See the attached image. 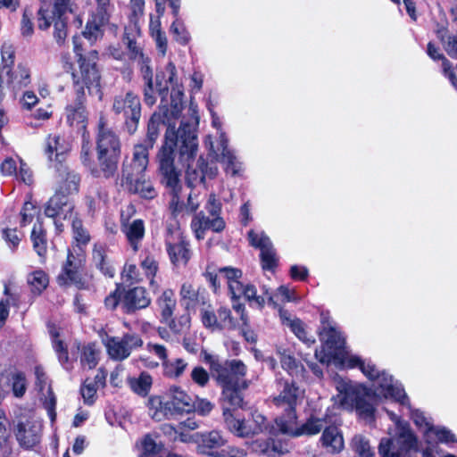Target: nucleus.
Segmentation results:
<instances>
[{
  "label": "nucleus",
  "instance_id": "f257e3e1",
  "mask_svg": "<svg viewBox=\"0 0 457 457\" xmlns=\"http://www.w3.org/2000/svg\"><path fill=\"white\" fill-rule=\"evenodd\" d=\"M320 339L322 343L320 350L315 351L316 359L322 364H328L332 360H340L347 368H359L370 380L375 381L376 392L385 398H390L400 404H409V398L398 381L385 371L379 372L370 361L362 360L358 355L345 353V339L331 324L329 317L321 313Z\"/></svg>",
  "mask_w": 457,
  "mask_h": 457
},
{
  "label": "nucleus",
  "instance_id": "f03ea898",
  "mask_svg": "<svg viewBox=\"0 0 457 457\" xmlns=\"http://www.w3.org/2000/svg\"><path fill=\"white\" fill-rule=\"evenodd\" d=\"M198 150L195 129L183 123L177 131L169 127L165 132L164 144L158 152L161 181L170 191L182 189L181 170L175 166L176 151L181 163L194 161Z\"/></svg>",
  "mask_w": 457,
  "mask_h": 457
},
{
  "label": "nucleus",
  "instance_id": "7ed1b4c3",
  "mask_svg": "<svg viewBox=\"0 0 457 457\" xmlns=\"http://www.w3.org/2000/svg\"><path fill=\"white\" fill-rule=\"evenodd\" d=\"M167 76L164 83L159 74L156 75L155 87L156 91L162 96L159 112H154L147 124L146 138L143 145L153 148L160 132L161 125L169 120V113L172 118H178L183 109V91L177 82L176 67L172 62H169L165 67L163 77Z\"/></svg>",
  "mask_w": 457,
  "mask_h": 457
},
{
  "label": "nucleus",
  "instance_id": "20e7f679",
  "mask_svg": "<svg viewBox=\"0 0 457 457\" xmlns=\"http://www.w3.org/2000/svg\"><path fill=\"white\" fill-rule=\"evenodd\" d=\"M278 395L272 397L273 405L281 411L275 422L282 433H292L296 423V406L302 402L304 392L291 380L278 376L276 378Z\"/></svg>",
  "mask_w": 457,
  "mask_h": 457
},
{
  "label": "nucleus",
  "instance_id": "39448f33",
  "mask_svg": "<svg viewBox=\"0 0 457 457\" xmlns=\"http://www.w3.org/2000/svg\"><path fill=\"white\" fill-rule=\"evenodd\" d=\"M341 405L345 409H355L358 415L371 422L374 420V395L370 390L351 380L340 379L337 383Z\"/></svg>",
  "mask_w": 457,
  "mask_h": 457
},
{
  "label": "nucleus",
  "instance_id": "423d86ee",
  "mask_svg": "<svg viewBox=\"0 0 457 457\" xmlns=\"http://www.w3.org/2000/svg\"><path fill=\"white\" fill-rule=\"evenodd\" d=\"M204 360L209 364L212 376L220 386L241 385L247 388L249 381L244 378L247 369L240 360H227L220 361L218 356L204 352Z\"/></svg>",
  "mask_w": 457,
  "mask_h": 457
},
{
  "label": "nucleus",
  "instance_id": "0eeeda50",
  "mask_svg": "<svg viewBox=\"0 0 457 457\" xmlns=\"http://www.w3.org/2000/svg\"><path fill=\"white\" fill-rule=\"evenodd\" d=\"M75 52L79 56V71L72 72L73 87L76 93L85 94V87L90 94L100 93V74L96 68L97 52L91 51L87 56L78 53L75 45Z\"/></svg>",
  "mask_w": 457,
  "mask_h": 457
},
{
  "label": "nucleus",
  "instance_id": "6e6552de",
  "mask_svg": "<svg viewBox=\"0 0 457 457\" xmlns=\"http://www.w3.org/2000/svg\"><path fill=\"white\" fill-rule=\"evenodd\" d=\"M204 208L209 216L201 211L194 215L190 224L191 229L198 240L204 239L206 230L218 233L225 228V221L220 216L221 204L215 194L209 195Z\"/></svg>",
  "mask_w": 457,
  "mask_h": 457
},
{
  "label": "nucleus",
  "instance_id": "1a4fd4ad",
  "mask_svg": "<svg viewBox=\"0 0 457 457\" xmlns=\"http://www.w3.org/2000/svg\"><path fill=\"white\" fill-rule=\"evenodd\" d=\"M112 111L124 120V128L130 135L134 134L141 118L139 96L132 91L120 94L113 98Z\"/></svg>",
  "mask_w": 457,
  "mask_h": 457
},
{
  "label": "nucleus",
  "instance_id": "9d476101",
  "mask_svg": "<svg viewBox=\"0 0 457 457\" xmlns=\"http://www.w3.org/2000/svg\"><path fill=\"white\" fill-rule=\"evenodd\" d=\"M103 343L109 358L115 361L128 359L143 345L141 337L136 333H125L121 337L107 336Z\"/></svg>",
  "mask_w": 457,
  "mask_h": 457
},
{
  "label": "nucleus",
  "instance_id": "9b49d317",
  "mask_svg": "<svg viewBox=\"0 0 457 457\" xmlns=\"http://www.w3.org/2000/svg\"><path fill=\"white\" fill-rule=\"evenodd\" d=\"M402 405L408 408L413 422L423 432L428 443L441 442L448 444L455 441L454 435L450 430L434 426L422 411L411 410L410 403Z\"/></svg>",
  "mask_w": 457,
  "mask_h": 457
},
{
  "label": "nucleus",
  "instance_id": "f8f14e48",
  "mask_svg": "<svg viewBox=\"0 0 457 457\" xmlns=\"http://www.w3.org/2000/svg\"><path fill=\"white\" fill-rule=\"evenodd\" d=\"M211 151L215 159L222 163L225 171L231 176H240L242 171V163L228 146V139L223 132H220L219 140L214 146L211 144Z\"/></svg>",
  "mask_w": 457,
  "mask_h": 457
},
{
  "label": "nucleus",
  "instance_id": "ddd939ff",
  "mask_svg": "<svg viewBox=\"0 0 457 457\" xmlns=\"http://www.w3.org/2000/svg\"><path fill=\"white\" fill-rule=\"evenodd\" d=\"M166 249L175 265L187 264L191 257L189 243L179 230L169 232L165 239Z\"/></svg>",
  "mask_w": 457,
  "mask_h": 457
},
{
  "label": "nucleus",
  "instance_id": "4468645a",
  "mask_svg": "<svg viewBox=\"0 0 457 457\" xmlns=\"http://www.w3.org/2000/svg\"><path fill=\"white\" fill-rule=\"evenodd\" d=\"M121 144L118 135L105 126L103 118L99 120L96 137V154L120 157Z\"/></svg>",
  "mask_w": 457,
  "mask_h": 457
},
{
  "label": "nucleus",
  "instance_id": "2eb2a0df",
  "mask_svg": "<svg viewBox=\"0 0 457 457\" xmlns=\"http://www.w3.org/2000/svg\"><path fill=\"white\" fill-rule=\"evenodd\" d=\"M179 302L187 312H195L209 302V295L204 288L186 281L180 287Z\"/></svg>",
  "mask_w": 457,
  "mask_h": 457
},
{
  "label": "nucleus",
  "instance_id": "dca6fc26",
  "mask_svg": "<svg viewBox=\"0 0 457 457\" xmlns=\"http://www.w3.org/2000/svg\"><path fill=\"white\" fill-rule=\"evenodd\" d=\"M150 147L137 144L134 146L130 163L123 164L121 179H131L135 176L145 174L149 163Z\"/></svg>",
  "mask_w": 457,
  "mask_h": 457
},
{
  "label": "nucleus",
  "instance_id": "f3484780",
  "mask_svg": "<svg viewBox=\"0 0 457 457\" xmlns=\"http://www.w3.org/2000/svg\"><path fill=\"white\" fill-rule=\"evenodd\" d=\"M248 237L253 246L261 250L262 265L264 270H272L277 265L276 252L270 239L264 232L250 230Z\"/></svg>",
  "mask_w": 457,
  "mask_h": 457
},
{
  "label": "nucleus",
  "instance_id": "a211bd4d",
  "mask_svg": "<svg viewBox=\"0 0 457 457\" xmlns=\"http://www.w3.org/2000/svg\"><path fill=\"white\" fill-rule=\"evenodd\" d=\"M74 12V4L71 0H55L51 11L41 7L37 12V22L40 29H47L52 18L66 17L67 12Z\"/></svg>",
  "mask_w": 457,
  "mask_h": 457
},
{
  "label": "nucleus",
  "instance_id": "6ab92c4d",
  "mask_svg": "<svg viewBox=\"0 0 457 457\" xmlns=\"http://www.w3.org/2000/svg\"><path fill=\"white\" fill-rule=\"evenodd\" d=\"M151 303L145 289L136 287L125 292L121 300V307L125 313H133L137 310L146 308Z\"/></svg>",
  "mask_w": 457,
  "mask_h": 457
},
{
  "label": "nucleus",
  "instance_id": "aec40b11",
  "mask_svg": "<svg viewBox=\"0 0 457 457\" xmlns=\"http://www.w3.org/2000/svg\"><path fill=\"white\" fill-rule=\"evenodd\" d=\"M57 282L60 286L74 285L79 288L83 287L79 263L76 262L75 256L70 251L62 272L57 277Z\"/></svg>",
  "mask_w": 457,
  "mask_h": 457
},
{
  "label": "nucleus",
  "instance_id": "412c9836",
  "mask_svg": "<svg viewBox=\"0 0 457 457\" xmlns=\"http://www.w3.org/2000/svg\"><path fill=\"white\" fill-rule=\"evenodd\" d=\"M68 195H69L62 194L60 190H58L48 201L45 210L46 215L51 218L62 217L66 219L68 213L71 214L73 204Z\"/></svg>",
  "mask_w": 457,
  "mask_h": 457
},
{
  "label": "nucleus",
  "instance_id": "4be33fe9",
  "mask_svg": "<svg viewBox=\"0 0 457 457\" xmlns=\"http://www.w3.org/2000/svg\"><path fill=\"white\" fill-rule=\"evenodd\" d=\"M97 154V164L91 167L90 174L95 178H113L118 170V164L120 157Z\"/></svg>",
  "mask_w": 457,
  "mask_h": 457
},
{
  "label": "nucleus",
  "instance_id": "5701e85b",
  "mask_svg": "<svg viewBox=\"0 0 457 457\" xmlns=\"http://www.w3.org/2000/svg\"><path fill=\"white\" fill-rule=\"evenodd\" d=\"M92 262L94 266L106 277L113 278L115 275V268L112 259L108 255V247L100 243H96L93 246Z\"/></svg>",
  "mask_w": 457,
  "mask_h": 457
},
{
  "label": "nucleus",
  "instance_id": "b1692460",
  "mask_svg": "<svg viewBox=\"0 0 457 457\" xmlns=\"http://www.w3.org/2000/svg\"><path fill=\"white\" fill-rule=\"evenodd\" d=\"M39 424L29 420L19 422L17 425L16 438L21 446L31 448L39 442Z\"/></svg>",
  "mask_w": 457,
  "mask_h": 457
},
{
  "label": "nucleus",
  "instance_id": "393cba45",
  "mask_svg": "<svg viewBox=\"0 0 457 457\" xmlns=\"http://www.w3.org/2000/svg\"><path fill=\"white\" fill-rule=\"evenodd\" d=\"M170 400L166 405L169 410L177 413L189 412L195 408V403L192 398L179 387L173 386L170 389Z\"/></svg>",
  "mask_w": 457,
  "mask_h": 457
},
{
  "label": "nucleus",
  "instance_id": "a878e982",
  "mask_svg": "<svg viewBox=\"0 0 457 457\" xmlns=\"http://www.w3.org/2000/svg\"><path fill=\"white\" fill-rule=\"evenodd\" d=\"M69 151V144L60 136L50 135L46 138L45 153L50 161L54 160L61 164Z\"/></svg>",
  "mask_w": 457,
  "mask_h": 457
},
{
  "label": "nucleus",
  "instance_id": "bb28decb",
  "mask_svg": "<svg viewBox=\"0 0 457 457\" xmlns=\"http://www.w3.org/2000/svg\"><path fill=\"white\" fill-rule=\"evenodd\" d=\"M395 443L398 446V450L394 452V453L389 455V457L406 456L417 446L416 437L411 433L409 426H402L400 429H397Z\"/></svg>",
  "mask_w": 457,
  "mask_h": 457
},
{
  "label": "nucleus",
  "instance_id": "cd10ccee",
  "mask_svg": "<svg viewBox=\"0 0 457 457\" xmlns=\"http://www.w3.org/2000/svg\"><path fill=\"white\" fill-rule=\"evenodd\" d=\"M122 232L134 252L139 250L141 242L145 237V224L140 219L134 220L122 225Z\"/></svg>",
  "mask_w": 457,
  "mask_h": 457
},
{
  "label": "nucleus",
  "instance_id": "c85d7f7f",
  "mask_svg": "<svg viewBox=\"0 0 457 457\" xmlns=\"http://www.w3.org/2000/svg\"><path fill=\"white\" fill-rule=\"evenodd\" d=\"M121 182L126 185L129 191L144 198L152 199L156 195L152 183L145 179V174L135 176L131 179H121Z\"/></svg>",
  "mask_w": 457,
  "mask_h": 457
},
{
  "label": "nucleus",
  "instance_id": "c756f323",
  "mask_svg": "<svg viewBox=\"0 0 457 457\" xmlns=\"http://www.w3.org/2000/svg\"><path fill=\"white\" fill-rule=\"evenodd\" d=\"M5 73L8 76L7 87L13 91L20 90L30 83L29 68L23 63H19L12 71L8 69Z\"/></svg>",
  "mask_w": 457,
  "mask_h": 457
},
{
  "label": "nucleus",
  "instance_id": "7c9ffc66",
  "mask_svg": "<svg viewBox=\"0 0 457 457\" xmlns=\"http://www.w3.org/2000/svg\"><path fill=\"white\" fill-rule=\"evenodd\" d=\"M197 436L199 437V439H197L199 443L198 447L201 453L207 455L215 456L212 450L223 446L227 442L221 433L217 430H212Z\"/></svg>",
  "mask_w": 457,
  "mask_h": 457
},
{
  "label": "nucleus",
  "instance_id": "2f4dec72",
  "mask_svg": "<svg viewBox=\"0 0 457 457\" xmlns=\"http://www.w3.org/2000/svg\"><path fill=\"white\" fill-rule=\"evenodd\" d=\"M223 418L226 428L234 435L239 437L249 436L248 422L239 417L235 411L228 408L223 409Z\"/></svg>",
  "mask_w": 457,
  "mask_h": 457
},
{
  "label": "nucleus",
  "instance_id": "473e14b6",
  "mask_svg": "<svg viewBox=\"0 0 457 457\" xmlns=\"http://www.w3.org/2000/svg\"><path fill=\"white\" fill-rule=\"evenodd\" d=\"M321 442L322 445L332 453H339L344 448L343 436L336 426L325 428Z\"/></svg>",
  "mask_w": 457,
  "mask_h": 457
},
{
  "label": "nucleus",
  "instance_id": "72a5a7b5",
  "mask_svg": "<svg viewBox=\"0 0 457 457\" xmlns=\"http://www.w3.org/2000/svg\"><path fill=\"white\" fill-rule=\"evenodd\" d=\"M76 93V100L74 104H69L66 108L67 120L71 125L83 124L87 120V112L85 109V94Z\"/></svg>",
  "mask_w": 457,
  "mask_h": 457
},
{
  "label": "nucleus",
  "instance_id": "f704fd0d",
  "mask_svg": "<svg viewBox=\"0 0 457 457\" xmlns=\"http://www.w3.org/2000/svg\"><path fill=\"white\" fill-rule=\"evenodd\" d=\"M427 53L431 59L442 61V70L444 75L450 80L451 84L454 87H457V76L454 72L452 63L443 54L440 53L439 48L436 47L433 43L429 42L428 44Z\"/></svg>",
  "mask_w": 457,
  "mask_h": 457
},
{
  "label": "nucleus",
  "instance_id": "c9c22d12",
  "mask_svg": "<svg viewBox=\"0 0 457 457\" xmlns=\"http://www.w3.org/2000/svg\"><path fill=\"white\" fill-rule=\"evenodd\" d=\"M139 29L136 24H133L125 28L123 36V42L127 45L130 58L136 61L145 56L141 47L137 43V37L139 36Z\"/></svg>",
  "mask_w": 457,
  "mask_h": 457
},
{
  "label": "nucleus",
  "instance_id": "e433bc0d",
  "mask_svg": "<svg viewBox=\"0 0 457 457\" xmlns=\"http://www.w3.org/2000/svg\"><path fill=\"white\" fill-rule=\"evenodd\" d=\"M101 350L96 343H88L80 349L79 362L84 370L96 367L100 360Z\"/></svg>",
  "mask_w": 457,
  "mask_h": 457
},
{
  "label": "nucleus",
  "instance_id": "4c0bfd02",
  "mask_svg": "<svg viewBox=\"0 0 457 457\" xmlns=\"http://www.w3.org/2000/svg\"><path fill=\"white\" fill-rule=\"evenodd\" d=\"M220 274L225 278L232 299L237 300L238 292L241 291L242 282L239 279L242 277V271L238 269L225 267L220 270Z\"/></svg>",
  "mask_w": 457,
  "mask_h": 457
},
{
  "label": "nucleus",
  "instance_id": "58836bf2",
  "mask_svg": "<svg viewBox=\"0 0 457 457\" xmlns=\"http://www.w3.org/2000/svg\"><path fill=\"white\" fill-rule=\"evenodd\" d=\"M156 303L161 310L162 321H168L172 317L177 305L174 292L171 289L164 290L157 298Z\"/></svg>",
  "mask_w": 457,
  "mask_h": 457
},
{
  "label": "nucleus",
  "instance_id": "ea45409f",
  "mask_svg": "<svg viewBox=\"0 0 457 457\" xmlns=\"http://www.w3.org/2000/svg\"><path fill=\"white\" fill-rule=\"evenodd\" d=\"M222 398L226 403L234 409L244 407V397L242 391L246 388L241 387V385L221 386Z\"/></svg>",
  "mask_w": 457,
  "mask_h": 457
},
{
  "label": "nucleus",
  "instance_id": "a19ab883",
  "mask_svg": "<svg viewBox=\"0 0 457 457\" xmlns=\"http://www.w3.org/2000/svg\"><path fill=\"white\" fill-rule=\"evenodd\" d=\"M436 37L447 54L451 58L457 59V31L451 33L446 28L441 27L436 29Z\"/></svg>",
  "mask_w": 457,
  "mask_h": 457
},
{
  "label": "nucleus",
  "instance_id": "79ce46f5",
  "mask_svg": "<svg viewBox=\"0 0 457 457\" xmlns=\"http://www.w3.org/2000/svg\"><path fill=\"white\" fill-rule=\"evenodd\" d=\"M80 177L73 170L64 168L62 173V181L59 186L62 194L72 195L79 192Z\"/></svg>",
  "mask_w": 457,
  "mask_h": 457
},
{
  "label": "nucleus",
  "instance_id": "37998d69",
  "mask_svg": "<svg viewBox=\"0 0 457 457\" xmlns=\"http://www.w3.org/2000/svg\"><path fill=\"white\" fill-rule=\"evenodd\" d=\"M193 161L183 162L187 165L186 179L187 184L190 187H196L197 185L204 184L205 181L204 173L203 172V166L204 165V159L200 157L197 160L196 167L194 168L191 164Z\"/></svg>",
  "mask_w": 457,
  "mask_h": 457
},
{
  "label": "nucleus",
  "instance_id": "c03bdc74",
  "mask_svg": "<svg viewBox=\"0 0 457 457\" xmlns=\"http://www.w3.org/2000/svg\"><path fill=\"white\" fill-rule=\"evenodd\" d=\"M128 384L135 394L140 396H146L152 387L153 378L144 371L137 378H129Z\"/></svg>",
  "mask_w": 457,
  "mask_h": 457
},
{
  "label": "nucleus",
  "instance_id": "a18cd8bd",
  "mask_svg": "<svg viewBox=\"0 0 457 457\" xmlns=\"http://www.w3.org/2000/svg\"><path fill=\"white\" fill-rule=\"evenodd\" d=\"M30 237L33 243L34 250L37 252L38 256L42 258L44 261L47 252V248L46 232L40 222L34 224Z\"/></svg>",
  "mask_w": 457,
  "mask_h": 457
},
{
  "label": "nucleus",
  "instance_id": "49530a36",
  "mask_svg": "<svg viewBox=\"0 0 457 457\" xmlns=\"http://www.w3.org/2000/svg\"><path fill=\"white\" fill-rule=\"evenodd\" d=\"M27 282L35 295H40L48 286L49 278L42 270H37L28 274Z\"/></svg>",
  "mask_w": 457,
  "mask_h": 457
},
{
  "label": "nucleus",
  "instance_id": "de8ad7c7",
  "mask_svg": "<svg viewBox=\"0 0 457 457\" xmlns=\"http://www.w3.org/2000/svg\"><path fill=\"white\" fill-rule=\"evenodd\" d=\"M109 21H102L101 15L93 13L91 20L87 22L83 35L89 41H96L103 35V27Z\"/></svg>",
  "mask_w": 457,
  "mask_h": 457
},
{
  "label": "nucleus",
  "instance_id": "09e8293b",
  "mask_svg": "<svg viewBox=\"0 0 457 457\" xmlns=\"http://www.w3.org/2000/svg\"><path fill=\"white\" fill-rule=\"evenodd\" d=\"M163 375L170 378H178L186 370L187 362L182 358L167 360L162 362Z\"/></svg>",
  "mask_w": 457,
  "mask_h": 457
},
{
  "label": "nucleus",
  "instance_id": "8fccbe9b",
  "mask_svg": "<svg viewBox=\"0 0 457 457\" xmlns=\"http://www.w3.org/2000/svg\"><path fill=\"white\" fill-rule=\"evenodd\" d=\"M325 423L322 419L311 418L300 428H297L295 424L294 432L290 434L294 436L316 435L324 428Z\"/></svg>",
  "mask_w": 457,
  "mask_h": 457
},
{
  "label": "nucleus",
  "instance_id": "3c124183",
  "mask_svg": "<svg viewBox=\"0 0 457 457\" xmlns=\"http://www.w3.org/2000/svg\"><path fill=\"white\" fill-rule=\"evenodd\" d=\"M141 268L144 270L145 276L150 279V288L154 293L159 290L160 284L154 278L158 270L157 262L150 256H146L141 262Z\"/></svg>",
  "mask_w": 457,
  "mask_h": 457
},
{
  "label": "nucleus",
  "instance_id": "603ef678",
  "mask_svg": "<svg viewBox=\"0 0 457 457\" xmlns=\"http://www.w3.org/2000/svg\"><path fill=\"white\" fill-rule=\"evenodd\" d=\"M241 295H244L251 305L258 308H262L265 304V297L263 295H258L256 288L253 285H244L242 283L241 291L238 292V298Z\"/></svg>",
  "mask_w": 457,
  "mask_h": 457
},
{
  "label": "nucleus",
  "instance_id": "864d4df0",
  "mask_svg": "<svg viewBox=\"0 0 457 457\" xmlns=\"http://www.w3.org/2000/svg\"><path fill=\"white\" fill-rule=\"evenodd\" d=\"M351 446L360 457H373L369 440L362 435H356L353 437Z\"/></svg>",
  "mask_w": 457,
  "mask_h": 457
},
{
  "label": "nucleus",
  "instance_id": "5fc2aeb1",
  "mask_svg": "<svg viewBox=\"0 0 457 457\" xmlns=\"http://www.w3.org/2000/svg\"><path fill=\"white\" fill-rule=\"evenodd\" d=\"M107 195L105 193H102L100 188L96 186L89 188L88 193L86 196V203L90 212H96L100 208L102 203L106 201Z\"/></svg>",
  "mask_w": 457,
  "mask_h": 457
},
{
  "label": "nucleus",
  "instance_id": "6e6d98bb",
  "mask_svg": "<svg viewBox=\"0 0 457 457\" xmlns=\"http://www.w3.org/2000/svg\"><path fill=\"white\" fill-rule=\"evenodd\" d=\"M164 450L161 443H157L151 436L143 441V453L140 457H162Z\"/></svg>",
  "mask_w": 457,
  "mask_h": 457
},
{
  "label": "nucleus",
  "instance_id": "4d7b16f0",
  "mask_svg": "<svg viewBox=\"0 0 457 457\" xmlns=\"http://www.w3.org/2000/svg\"><path fill=\"white\" fill-rule=\"evenodd\" d=\"M200 317L203 325L212 330H218V316L209 303H205L200 309Z\"/></svg>",
  "mask_w": 457,
  "mask_h": 457
},
{
  "label": "nucleus",
  "instance_id": "13d9d810",
  "mask_svg": "<svg viewBox=\"0 0 457 457\" xmlns=\"http://www.w3.org/2000/svg\"><path fill=\"white\" fill-rule=\"evenodd\" d=\"M218 316V330L234 329L237 327V321L232 317L231 311L224 306L217 310Z\"/></svg>",
  "mask_w": 457,
  "mask_h": 457
},
{
  "label": "nucleus",
  "instance_id": "bf43d9fd",
  "mask_svg": "<svg viewBox=\"0 0 457 457\" xmlns=\"http://www.w3.org/2000/svg\"><path fill=\"white\" fill-rule=\"evenodd\" d=\"M281 366L286 370L292 377H302L303 376L304 368L297 362L296 360L291 356L283 354L280 359Z\"/></svg>",
  "mask_w": 457,
  "mask_h": 457
},
{
  "label": "nucleus",
  "instance_id": "052dcab7",
  "mask_svg": "<svg viewBox=\"0 0 457 457\" xmlns=\"http://www.w3.org/2000/svg\"><path fill=\"white\" fill-rule=\"evenodd\" d=\"M164 322L168 325L170 332L177 337L189 328L190 318L188 315H181L177 318L171 317Z\"/></svg>",
  "mask_w": 457,
  "mask_h": 457
},
{
  "label": "nucleus",
  "instance_id": "680f3d73",
  "mask_svg": "<svg viewBox=\"0 0 457 457\" xmlns=\"http://www.w3.org/2000/svg\"><path fill=\"white\" fill-rule=\"evenodd\" d=\"M40 400L43 402L44 407L46 409L47 413L52 421L55 420V406H56V397L52 390L51 386H47V388L40 393Z\"/></svg>",
  "mask_w": 457,
  "mask_h": 457
},
{
  "label": "nucleus",
  "instance_id": "e2e57ef3",
  "mask_svg": "<svg viewBox=\"0 0 457 457\" xmlns=\"http://www.w3.org/2000/svg\"><path fill=\"white\" fill-rule=\"evenodd\" d=\"M51 23L54 22V37L58 45H62L67 37V18H52Z\"/></svg>",
  "mask_w": 457,
  "mask_h": 457
},
{
  "label": "nucleus",
  "instance_id": "0e129e2a",
  "mask_svg": "<svg viewBox=\"0 0 457 457\" xmlns=\"http://www.w3.org/2000/svg\"><path fill=\"white\" fill-rule=\"evenodd\" d=\"M289 328L303 343L312 345L315 342V339L312 336H308L305 326L301 320L295 319V321H292L290 323Z\"/></svg>",
  "mask_w": 457,
  "mask_h": 457
},
{
  "label": "nucleus",
  "instance_id": "69168bd1",
  "mask_svg": "<svg viewBox=\"0 0 457 457\" xmlns=\"http://www.w3.org/2000/svg\"><path fill=\"white\" fill-rule=\"evenodd\" d=\"M73 237L78 244L87 245L90 240V236L87 229L83 228L82 221L77 218L72 220L71 223Z\"/></svg>",
  "mask_w": 457,
  "mask_h": 457
},
{
  "label": "nucleus",
  "instance_id": "338daca9",
  "mask_svg": "<svg viewBox=\"0 0 457 457\" xmlns=\"http://www.w3.org/2000/svg\"><path fill=\"white\" fill-rule=\"evenodd\" d=\"M170 31L174 34L176 41L181 45H186L190 39L189 33L187 31L184 24L176 19L170 26Z\"/></svg>",
  "mask_w": 457,
  "mask_h": 457
},
{
  "label": "nucleus",
  "instance_id": "774afa93",
  "mask_svg": "<svg viewBox=\"0 0 457 457\" xmlns=\"http://www.w3.org/2000/svg\"><path fill=\"white\" fill-rule=\"evenodd\" d=\"M180 192L181 190L170 191L171 199L170 201L169 208L174 217L186 212V204L180 199Z\"/></svg>",
  "mask_w": 457,
  "mask_h": 457
}]
</instances>
